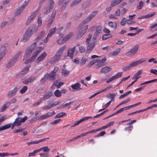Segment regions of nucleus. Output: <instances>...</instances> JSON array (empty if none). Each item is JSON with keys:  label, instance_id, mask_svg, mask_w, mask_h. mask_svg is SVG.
<instances>
[{"label": "nucleus", "instance_id": "f257e3e1", "mask_svg": "<svg viewBox=\"0 0 157 157\" xmlns=\"http://www.w3.org/2000/svg\"><path fill=\"white\" fill-rule=\"evenodd\" d=\"M98 11H95L90 14L88 17L86 18L79 25V27L80 29L77 35L78 38H81L86 32L88 28V25H85L90 21L96 14L98 13Z\"/></svg>", "mask_w": 157, "mask_h": 157}, {"label": "nucleus", "instance_id": "f03ea898", "mask_svg": "<svg viewBox=\"0 0 157 157\" xmlns=\"http://www.w3.org/2000/svg\"><path fill=\"white\" fill-rule=\"evenodd\" d=\"M38 27H36V25L33 24L28 27L24 33L21 41L26 42L29 40L32 35L38 30Z\"/></svg>", "mask_w": 157, "mask_h": 157}, {"label": "nucleus", "instance_id": "7ed1b4c3", "mask_svg": "<svg viewBox=\"0 0 157 157\" xmlns=\"http://www.w3.org/2000/svg\"><path fill=\"white\" fill-rule=\"evenodd\" d=\"M91 36V34L90 33L89 34L86 41V44L87 46L86 53L88 54L90 53L92 51L95 46V44L96 42V38H93L92 42H90Z\"/></svg>", "mask_w": 157, "mask_h": 157}, {"label": "nucleus", "instance_id": "20e7f679", "mask_svg": "<svg viewBox=\"0 0 157 157\" xmlns=\"http://www.w3.org/2000/svg\"><path fill=\"white\" fill-rule=\"evenodd\" d=\"M21 53L22 52L21 51H20L16 53L6 64V67L7 68H10L13 66L17 61L19 57L21 55Z\"/></svg>", "mask_w": 157, "mask_h": 157}, {"label": "nucleus", "instance_id": "39448f33", "mask_svg": "<svg viewBox=\"0 0 157 157\" xmlns=\"http://www.w3.org/2000/svg\"><path fill=\"white\" fill-rule=\"evenodd\" d=\"M36 47V43L34 42L28 47L25 53L24 58L26 59L29 57L32 52L35 49Z\"/></svg>", "mask_w": 157, "mask_h": 157}, {"label": "nucleus", "instance_id": "423d86ee", "mask_svg": "<svg viewBox=\"0 0 157 157\" xmlns=\"http://www.w3.org/2000/svg\"><path fill=\"white\" fill-rule=\"evenodd\" d=\"M50 2L49 6L45 7L44 9V13L45 14H48L52 10L55 4V2L53 0H50Z\"/></svg>", "mask_w": 157, "mask_h": 157}, {"label": "nucleus", "instance_id": "0eeeda50", "mask_svg": "<svg viewBox=\"0 0 157 157\" xmlns=\"http://www.w3.org/2000/svg\"><path fill=\"white\" fill-rule=\"evenodd\" d=\"M139 48V46L137 45L134 46L129 51L126 53V54L130 56L134 55L137 52Z\"/></svg>", "mask_w": 157, "mask_h": 157}, {"label": "nucleus", "instance_id": "6e6552de", "mask_svg": "<svg viewBox=\"0 0 157 157\" xmlns=\"http://www.w3.org/2000/svg\"><path fill=\"white\" fill-rule=\"evenodd\" d=\"M56 12L57 11L56 10H54L52 12L51 16L48 20V22L47 25L48 27L50 26L52 22L54 20Z\"/></svg>", "mask_w": 157, "mask_h": 157}, {"label": "nucleus", "instance_id": "1a4fd4ad", "mask_svg": "<svg viewBox=\"0 0 157 157\" xmlns=\"http://www.w3.org/2000/svg\"><path fill=\"white\" fill-rule=\"evenodd\" d=\"M92 118L93 117L90 116L85 117L82 118V119H81L80 120L77 121L73 125H72L71 126V127H73L76 126L78 125L80 123L82 122H83L85 121H86L89 119Z\"/></svg>", "mask_w": 157, "mask_h": 157}, {"label": "nucleus", "instance_id": "9d476101", "mask_svg": "<svg viewBox=\"0 0 157 157\" xmlns=\"http://www.w3.org/2000/svg\"><path fill=\"white\" fill-rule=\"evenodd\" d=\"M69 2V0H59V5H62L61 9L63 10L68 5Z\"/></svg>", "mask_w": 157, "mask_h": 157}, {"label": "nucleus", "instance_id": "9b49d317", "mask_svg": "<svg viewBox=\"0 0 157 157\" xmlns=\"http://www.w3.org/2000/svg\"><path fill=\"white\" fill-rule=\"evenodd\" d=\"M21 122L20 120V118L19 117H18L12 124L11 129H13L15 126H19L21 125Z\"/></svg>", "mask_w": 157, "mask_h": 157}, {"label": "nucleus", "instance_id": "f8f14e48", "mask_svg": "<svg viewBox=\"0 0 157 157\" xmlns=\"http://www.w3.org/2000/svg\"><path fill=\"white\" fill-rule=\"evenodd\" d=\"M18 88L17 87H15L12 90L9 91L7 95L8 97L10 98L15 95L18 91Z\"/></svg>", "mask_w": 157, "mask_h": 157}, {"label": "nucleus", "instance_id": "ddd939ff", "mask_svg": "<svg viewBox=\"0 0 157 157\" xmlns=\"http://www.w3.org/2000/svg\"><path fill=\"white\" fill-rule=\"evenodd\" d=\"M35 78L36 77L34 76H32L24 80L23 82L25 84L27 85L29 83H31L33 82L35 79Z\"/></svg>", "mask_w": 157, "mask_h": 157}, {"label": "nucleus", "instance_id": "4468645a", "mask_svg": "<svg viewBox=\"0 0 157 157\" xmlns=\"http://www.w3.org/2000/svg\"><path fill=\"white\" fill-rule=\"evenodd\" d=\"M7 49L5 47H2L0 48V61L5 56Z\"/></svg>", "mask_w": 157, "mask_h": 157}, {"label": "nucleus", "instance_id": "2eb2a0df", "mask_svg": "<svg viewBox=\"0 0 157 157\" xmlns=\"http://www.w3.org/2000/svg\"><path fill=\"white\" fill-rule=\"evenodd\" d=\"M45 74H47V78L49 81H53L55 79V76L56 75V73H54L52 71L48 74V73H46Z\"/></svg>", "mask_w": 157, "mask_h": 157}, {"label": "nucleus", "instance_id": "dca6fc26", "mask_svg": "<svg viewBox=\"0 0 157 157\" xmlns=\"http://www.w3.org/2000/svg\"><path fill=\"white\" fill-rule=\"evenodd\" d=\"M36 52H33L32 56L27 60L28 62H31L33 61L34 59L41 52L37 50H36Z\"/></svg>", "mask_w": 157, "mask_h": 157}, {"label": "nucleus", "instance_id": "f3484780", "mask_svg": "<svg viewBox=\"0 0 157 157\" xmlns=\"http://www.w3.org/2000/svg\"><path fill=\"white\" fill-rule=\"evenodd\" d=\"M76 47L74 46L72 48L69 49L67 52V56L69 57L71 59H72L73 56V54L76 49Z\"/></svg>", "mask_w": 157, "mask_h": 157}, {"label": "nucleus", "instance_id": "a211bd4d", "mask_svg": "<svg viewBox=\"0 0 157 157\" xmlns=\"http://www.w3.org/2000/svg\"><path fill=\"white\" fill-rule=\"evenodd\" d=\"M47 55V53L45 52H44L43 53L41 54L38 57L37 60L36 61V63H38L40 62L43 60L46 57Z\"/></svg>", "mask_w": 157, "mask_h": 157}, {"label": "nucleus", "instance_id": "6ab92c4d", "mask_svg": "<svg viewBox=\"0 0 157 157\" xmlns=\"http://www.w3.org/2000/svg\"><path fill=\"white\" fill-rule=\"evenodd\" d=\"M71 87L73 89V91H75V90H79L82 89L81 88V85L78 83L71 85Z\"/></svg>", "mask_w": 157, "mask_h": 157}, {"label": "nucleus", "instance_id": "aec40b11", "mask_svg": "<svg viewBox=\"0 0 157 157\" xmlns=\"http://www.w3.org/2000/svg\"><path fill=\"white\" fill-rule=\"evenodd\" d=\"M122 74L123 73L122 72H119L117 73L116 75L112 76L109 78L111 82L113 80L121 77V76Z\"/></svg>", "mask_w": 157, "mask_h": 157}, {"label": "nucleus", "instance_id": "412c9836", "mask_svg": "<svg viewBox=\"0 0 157 157\" xmlns=\"http://www.w3.org/2000/svg\"><path fill=\"white\" fill-rule=\"evenodd\" d=\"M26 7L23 5H22L16 10L15 13L16 16L20 14L23 11Z\"/></svg>", "mask_w": 157, "mask_h": 157}, {"label": "nucleus", "instance_id": "4be33fe9", "mask_svg": "<svg viewBox=\"0 0 157 157\" xmlns=\"http://www.w3.org/2000/svg\"><path fill=\"white\" fill-rule=\"evenodd\" d=\"M61 57L59 55L56 53V55L51 59L50 63L51 64L53 63L59 59Z\"/></svg>", "mask_w": 157, "mask_h": 157}, {"label": "nucleus", "instance_id": "5701e85b", "mask_svg": "<svg viewBox=\"0 0 157 157\" xmlns=\"http://www.w3.org/2000/svg\"><path fill=\"white\" fill-rule=\"evenodd\" d=\"M52 95V91L51 90H50L45 93L43 95V96L46 100L50 98Z\"/></svg>", "mask_w": 157, "mask_h": 157}, {"label": "nucleus", "instance_id": "b1692460", "mask_svg": "<svg viewBox=\"0 0 157 157\" xmlns=\"http://www.w3.org/2000/svg\"><path fill=\"white\" fill-rule=\"evenodd\" d=\"M108 25L110 28L115 30L117 28V23L115 21H110L108 22Z\"/></svg>", "mask_w": 157, "mask_h": 157}, {"label": "nucleus", "instance_id": "393cba45", "mask_svg": "<svg viewBox=\"0 0 157 157\" xmlns=\"http://www.w3.org/2000/svg\"><path fill=\"white\" fill-rule=\"evenodd\" d=\"M114 124V121H111L108 123L106 125H105L102 126L100 128H98V131H99L102 130L106 129L110 127V126L113 125Z\"/></svg>", "mask_w": 157, "mask_h": 157}, {"label": "nucleus", "instance_id": "a878e982", "mask_svg": "<svg viewBox=\"0 0 157 157\" xmlns=\"http://www.w3.org/2000/svg\"><path fill=\"white\" fill-rule=\"evenodd\" d=\"M114 124V121H111L108 123L106 125H105L102 126L100 128H98V131H99L102 130L106 129L110 127V126L113 125Z\"/></svg>", "mask_w": 157, "mask_h": 157}, {"label": "nucleus", "instance_id": "bb28decb", "mask_svg": "<svg viewBox=\"0 0 157 157\" xmlns=\"http://www.w3.org/2000/svg\"><path fill=\"white\" fill-rule=\"evenodd\" d=\"M111 69V68L109 67H104L101 68L100 72L101 73H107L109 72Z\"/></svg>", "mask_w": 157, "mask_h": 157}, {"label": "nucleus", "instance_id": "cd10ccee", "mask_svg": "<svg viewBox=\"0 0 157 157\" xmlns=\"http://www.w3.org/2000/svg\"><path fill=\"white\" fill-rule=\"evenodd\" d=\"M30 67V66L28 65L24 67L20 72V74L22 75H25L29 71Z\"/></svg>", "mask_w": 157, "mask_h": 157}, {"label": "nucleus", "instance_id": "c85d7f7f", "mask_svg": "<svg viewBox=\"0 0 157 157\" xmlns=\"http://www.w3.org/2000/svg\"><path fill=\"white\" fill-rule=\"evenodd\" d=\"M101 28L99 26L97 28L96 30L94 33V37L93 38H95L96 39L97 37L99 35V34L101 33Z\"/></svg>", "mask_w": 157, "mask_h": 157}, {"label": "nucleus", "instance_id": "c756f323", "mask_svg": "<svg viewBox=\"0 0 157 157\" xmlns=\"http://www.w3.org/2000/svg\"><path fill=\"white\" fill-rule=\"evenodd\" d=\"M155 12H154L153 13H151L149 14H147V15H144V16H142L141 17H140L138 18V19H143V18H146V19L148 18H149V17H151L153 16L155 14Z\"/></svg>", "mask_w": 157, "mask_h": 157}, {"label": "nucleus", "instance_id": "7c9ffc66", "mask_svg": "<svg viewBox=\"0 0 157 157\" xmlns=\"http://www.w3.org/2000/svg\"><path fill=\"white\" fill-rule=\"evenodd\" d=\"M123 0H113L111 3V6L112 7L116 6L120 3Z\"/></svg>", "mask_w": 157, "mask_h": 157}, {"label": "nucleus", "instance_id": "2f4dec72", "mask_svg": "<svg viewBox=\"0 0 157 157\" xmlns=\"http://www.w3.org/2000/svg\"><path fill=\"white\" fill-rule=\"evenodd\" d=\"M10 105V102H7L4 105L1 107V112H2L4 111Z\"/></svg>", "mask_w": 157, "mask_h": 157}, {"label": "nucleus", "instance_id": "473e14b6", "mask_svg": "<svg viewBox=\"0 0 157 157\" xmlns=\"http://www.w3.org/2000/svg\"><path fill=\"white\" fill-rule=\"evenodd\" d=\"M45 33V31H43L40 32L37 37L36 40L37 41L38 40L41 39L44 36Z\"/></svg>", "mask_w": 157, "mask_h": 157}, {"label": "nucleus", "instance_id": "72a5a7b5", "mask_svg": "<svg viewBox=\"0 0 157 157\" xmlns=\"http://www.w3.org/2000/svg\"><path fill=\"white\" fill-rule=\"evenodd\" d=\"M66 48V46L64 45L63 46L60 48L57 52L56 53L61 56L63 52V51Z\"/></svg>", "mask_w": 157, "mask_h": 157}, {"label": "nucleus", "instance_id": "f704fd0d", "mask_svg": "<svg viewBox=\"0 0 157 157\" xmlns=\"http://www.w3.org/2000/svg\"><path fill=\"white\" fill-rule=\"evenodd\" d=\"M12 124L11 123L6 124V125L2 126L0 127V131L4 130L6 129L9 128L11 127Z\"/></svg>", "mask_w": 157, "mask_h": 157}, {"label": "nucleus", "instance_id": "c9c22d12", "mask_svg": "<svg viewBox=\"0 0 157 157\" xmlns=\"http://www.w3.org/2000/svg\"><path fill=\"white\" fill-rule=\"evenodd\" d=\"M121 49L120 48L117 49L116 50L110 52V54L113 56H116L120 52Z\"/></svg>", "mask_w": 157, "mask_h": 157}, {"label": "nucleus", "instance_id": "e433bc0d", "mask_svg": "<svg viewBox=\"0 0 157 157\" xmlns=\"http://www.w3.org/2000/svg\"><path fill=\"white\" fill-rule=\"evenodd\" d=\"M73 33L72 32H70L68 34L66 35L63 37L64 40L66 41L69 40L72 36Z\"/></svg>", "mask_w": 157, "mask_h": 157}, {"label": "nucleus", "instance_id": "4c0bfd02", "mask_svg": "<svg viewBox=\"0 0 157 157\" xmlns=\"http://www.w3.org/2000/svg\"><path fill=\"white\" fill-rule=\"evenodd\" d=\"M90 3V1L89 0H87L86 2H84L82 5V7L86 8L89 7Z\"/></svg>", "mask_w": 157, "mask_h": 157}, {"label": "nucleus", "instance_id": "58836bf2", "mask_svg": "<svg viewBox=\"0 0 157 157\" xmlns=\"http://www.w3.org/2000/svg\"><path fill=\"white\" fill-rule=\"evenodd\" d=\"M67 114L66 113H64L63 112H60L58 113L54 117L55 118H59L63 117L66 115Z\"/></svg>", "mask_w": 157, "mask_h": 157}, {"label": "nucleus", "instance_id": "ea45409f", "mask_svg": "<svg viewBox=\"0 0 157 157\" xmlns=\"http://www.w3.org/2000/svg\"><path fill=\"white\" fill-rule=\"evenodd\" d=\"M38 150L39 151V152L42 150L44 152H48L50 151V149L48 148V146H45L42 147L41 148L38 149Z\"/></svg>", "mask_w": 157, "mask_h": 157}, {"label": "nucleus", "instance_id": "a19ab883", "mask_svg": "<svg viewBox=\"0 0 157 157\" xmlns=\"http://www.w3.org/2000/svg\"><path fill=\"white\" fill-rule=\"evenodd\" d=\"M112 37V35L110 34H105L103 35L102 37V40H105L107 39L111 38Z\"/></svg>", "mask_w": 157, "mask_h": 157}, {"label": "nucleus", "instance_id": "79ce46f5", "mask_svg": "<svg viewBox=\"0 0 157 157\" xmlns=\"http://www.w3.org/2000/svg\"><path fill=\"white\" fill-rule=\"evenodd\" d=\"M55 96L57 98L60 97L61 96V92L59 90H56L54 92Z\"/></svg>", "mask_w": 157, "mask_h": 157}, {"label": "nucleus", "instance_id": "37998d69", "mask_svg": "<svg viewBox=\"0 0 157 157\" xmlns=\"http://www.w3.org/2000/svg\"><path fill=\"white\" fill-rule=\"evenodd\" d=\"M98 61V59H94L91 60L90 61V62L87 65V67H90L93 65L94 64L96 63Z\"/></svg>", "mask_w": 157, "mask_h": 157}, {"label": "nucleus", "instance_id": "c03bdc74", "mask_svg": "<svg viewBox=\"0 0 157 157\" xmlns=\"http://www.w3.org/2000/svg\"><path fill=\"white\" fill-rule=\"evenodd\" d=\"M146 59L144 58H141L140 59L136 61L137 66L146 61Z\"/></svg>", "mask_w": 157, "mask_h": 157}, {"label": "nucleus", "instance_id": "a18cd8bd", "mask_svg": "<svg viewBox=\"0 0 157 157\" xmlns=\"http://www.w3.org/2000/svg\"><path fill=\"white\" fill-rule=\"evenodd\" d=\"M47 74H45L44 76L41 78L40 81V82L41 84H44L47 81Z\"/></svg>", "mask_w": 157, "mask_h": 157}, {"label": "nucleus", "instance_id": "49530a36", "mask_svg": "<svg viewBox=\"0 0 157 157\" xmlns=\"http://www.w3.org/2000/svg\"><path fill=\"white\" fill-rule=\"evenodd\" d=\"M28 87L26 86H24L20 90V92L21 94H23L25 93L27 90Z\"/></svg>", "mask_w": 157, "mask_h": 157}, {"label": "nucleus", "instance_id": "de8ad7c7", "mask_svg": "<svg viewBox=\"0 0 157 157\" xmlns=\"http://www.w3.org/2000/svg\"><path fill=\"white\" fill-rule=\"evenodd\" d=\"M128 109H129L128 106L124 107L123 108L120 109L119 110H117V111H116V112L117 114H118L119 113L122 112L124 110H127Z\"/></svg>", "mask_w": 157, "mask_h": 157}, {"label": "nucleus", "instance_id": "09e8293b", "mask_svg": "<svg viewBox=\"0 0 157 157\" xmlns=\"http://www.w3.org/2000/svg\"><path fill=\"white\" fill-rule=\"evenodd\" d=\"M69 73V71L64 69L62 70V75L64 76H67Z\"/></svg>", "mask_w": 157, "mask_h": 157}, {"label": "nucleus", "instance_id": "8fccbe9b", "mask_svg": "<svg viewBox=\"0 0 157 157\" xmlns=\"http://www.w3.org/2000/svg\"><path fill=\"white\" fill-rule=\"evenodd\" d=\"M65 42L66 41L64 40L63 37H61L59 39L57 40L56 42L58 44H61Z\"/></svg>", "mask_w": 157, "mask_h": 157}, {"label": "nucleus", "instance_id": "3c124183", "mask_svg": "<svg viewBox=\"0 0 157 157\" xmlns=\"http://www.w3.org/2000/svg\"><path fill=\"white\" fill-rule=\"evenodd\" d=\"M82 0H74L73 1L71 5V6H72L76 5L80 3Z\"/></svg>", "mask_w": 157, "mask_h": 157}, {"label": "nucleus", "instance_id": "603ef678", "mask_svg": "<svg viewBox=\"0 0 157 157\" xmlns=\"http://www.w3.org/2000/svg\"><path fill=\"white\" fill-rule=\"evenodd\" d=\"M87 60V59L84 57H82L80 61V65L82 66L84 64Z\"/></svg>", "mask_w": 157, "mask_h": 157}, {"label": "nucleus", "instance_id": "864d4df0", "mask_svg": "<svg viewBox=\"0 0 157 157\" xmlns=\"http://www.w3.org/2000/svg\"><path fill=\"white\" fill-rule=\"evenodd\" d=\"M39 152V151H38V149L35 150L33 151V152L29 153L28 156H34L36 153L38 152Z\"/></svg>", "mask_w": 157, "mask_h": 157}, {"label": "nucleus", "instance_id": "5fc2aeb1", "mask_svg": "<svg viewBox=\"0 0 157 157\" xmlns=\"http://www.w3.org/2000/svg\"><path fill=\"white\" fill-rule=\"evenodd\" d=\"M55 114V111H53L52 112H48L46 114L47 118L54 115Z\"/></svg>", "mask_w": 157, "mask_h": 157}, {"label": "nucleus", "instance_id": "6e6d98bb", "mask_svg": "<svg viewBox=\"0 0 157 157\" xmlns=\"http://www.w3.org/2000/svg\"><path fill=\"white\" fill-rule=\"evenodd\" d=\"M30 117L29 118V122L30 123H32L33 122H34L36 121L37 120H38L37 118V117H33L30 118Z\"/></svg>", "mask_w": 157, "mask_h": 157}, {"label": "nucleus", "instance_id": "4d7b16f0", "mask_svg": "<svg viewBox=\"0 0 157 157\" xmlns=\"http://www.w3.org/2000/svg\"><path fill=\"white\" fill-rule=\"evenodd\" d=\"M116 94L115 93L109 94L107 96V97L110 99L114 98Z\"/></svg>", "mask_w": 157, "mask_h": 157}, {"label": "nucleus", "instance_id": "13d9d810", "mask_svg": "<svg viewBox=\"0 0 157 157\" xmlns=\"http://www.w3.org/2000/svg\"><path fill=\"white\" fill-rule=\"evenodd\" d=\"M139 5L137 6V10H139L142 9V7L144 6V2L143 1H140L139 2Z\"/></svg>", "mask_w": 157, "mask_h": 157}, {"label": "nucleus", "instance_id": "bf43d9fd", "mask_svg": "<svg viewBox=\"0 0 157 157\" xmlns=\"http://www.w3.org/2000/svg\"><path fill=\"white\" fill-rule=\"evenodd\" d=\"M106 60V57H105L104 58L102 59H101L100 60H98L97 62H98L100 63H101L102 65H105V64H104V62Z\"/></svg>", "mask_w": 157, "mask_h": 157}, {"label": "nucleus", "instance_id": "052dcab7", "mask_svg": "<svg viewBox=\"0 0 157 157\" xmlns=\"http://www.w3.org/2000/svg\"><path fill=\"white\" fill-rule=\"evenodd\" d=\"M25 129V128H19L17 129L14 130L13 131L14 133L18 132H21Z\"/></svg>", "mask_w": 157, "mask_h": 157}, {"label": "nucleus", "instance_id": "680f3d73", "mask_svg": "<svg viewBox=\"0 0 157 157\" xmlns=\"http://www.w3.org/2000/svg\"><path fill=\"white\" fill-rule=\"evenodd\" d=\"M105 65H102L100 63L98 62H97V63L95 64L94 66V68L95 69H98L99 68L101 67H102L104 66Z\"/></svg>", "mask_w": 157, "mask_h": 157}, {"label": "nucleus", "instance_id": "e2e57ef3", "mask_svg": "<svg viewBox=\"0 0 157 157\" xmlns=\"http://www.w3.org/2000/svg\"><path fill=\"white\" fill-rule=\"evenodd\" d=\"M61 121V120L60 119H59L54 121L53 122H51L50 124L52 125L56 124L59 123Z\"/></svg>", "mask_w": 157, "mask_h": 157}, {"label": "nucleus", "instance_id": "0e129e2a", "mask_svg": "<svg viewBox=\"0 0 157 157\" xmlns=\"http://www.w3.org/2000/svg\"><path fill=\"white\" fill-rule=\"evenodd\" d=\"M35 17H34V16L31 15V16H30L28 18L26 22V24H28L29 23V22Z\"/></svg>", "mask_w": 157, "mask_h": 157}, {"label": "nucleus", "instance_id": "69168bd1", "mask_svg": "<svg viewBox=\"0 0 157 157\" xmlns=\"http://www.w3.org/2000/svg\"><path fill=\"white\" fill-rule=\"evenodd\" d=\"M157 81V79L149 80L144 82V84H147Z\"/></svg>", "mask_w": 157, "mask_h": 157}, {"label": "nucleus", "instance_id": "338daca9", "mask_svg": "<svg viewBox=\"0 0 157 157\" xmlns=\"http://www.w3.org/2000/svg\"><path fill=\"white\" fill-rule=\"evenodd\" d=\"M103 31L104 33H106L107 34H110V31L109 29L105 27L104 28Z\"/></svg>", "mask_w": 157, "mask_h": 157}, {"label": "nucleus", "instance_id": "774afa93", "mask_svg": "<svg viewBox=\"0 0 157 157\" xmlns=\"http://www.w3.org/2000/svg\"><path fill=\"white\" fill-rule=\"evenodd\" d=\"M79 52L81 53L84 52L85 50V48L84 46H81L79 47Z\"/></svg>", "mask_w": 157, "mask_h": 157}]
</instances>
